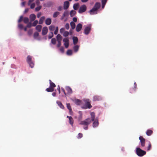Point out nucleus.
Returning <instances> with one entry per match:
<instances>
[{"label": "nucleus", "instance_id": "nucleus-63", "mask_svg": "<svg viewBox=\"0 0 157 157\" xmlns=\"http://www.w3.org/2000/svg\"><path fill=\"white\" fill-rule=\"evenodd\" d=\"M89 0H81V1L82 2H86L88 1Z\"/></svg>", "mask_w": 157, "mask_h": 157}, {"label": "nucleus", "instance_id": "nucleus-39", "mask_svg": "<svg viewBox=\"0 0 157 157\" xmlns=\"http://www.w3.org/2000/svg\"><path fill=\"white\" fill-rule=\"evenodd\" d=\"M41 7L42 6H38L35 8V10L36 11H38L41 9Z\"/></svg>", "mask_w": 157, "mask_h": 157}, {"label": "nucleus", "instance_id": "nucleus-4", "mask_svg": "<svg viewBox=\"0 0 157 157\" xmlns=\"http://www.w3.org/2000/svg\"><path fill=\"white\" fill-rule=\"evenodd\" d=\"M91 123V120L89 118H87L84 121H81L79 123L80 124L88 126Z\"/></svg>", "mask_w": 157, "mask_h": 157}, {"label": "nucleus", "instance_id": "nucleus-23", "mask_svg": "<svg viewBox=\"0 0 157 157\" xmlns=\"http://www.w3.org/2000/svg\"><path fill=\"white\" fill-rule=\"evenodd\" d=\"M56 39L58 41H61L62 37L59 34H58L56 36Z\"/></svg>", "mask_w": 157, "mask_h": 157}, {"label": "nucleus", "instance_id": "nucleus-18", "mask_svg": "<svg viewBox=\"0 0 157 157\" xmlns=\"http://www.w3.org/2000/svg\"><path fill=\"white\" fill-rule=\"evenodd\" d=\"M45 24L47 25H49L52 23L51 19L50 18H48L46 19L45 21Z\"/></svg>", "mask_w": 157, "mask_h": 157}, {"label": "nucleus", "instance_id": "nucleus-22", "mask_svg": "<svg viewBox=\"0 0 157 157\" xmlns=\"http://www.w3.org/2000/svg\"><path fill=\"white\" fill-rule=\"evenodd\" d=\"M153 133V131L151 129L147 130L146 132V134L147 135L150 136Z\"/></svg>", "mask_w": 157, "mask_h": 157}, {"label": "nucleus", "instance_id": "nucleus-32", "mask_svg": "<svg viewBox=\"0 0 157 157\" xmlns=\"http://www.w3.org/2000/svg\"><path fill=\"white\" fill-rule=\"evenodd\" d=\"M79 46L78 45L75 46L73 47V49L75 52H77L78 50Z\"/></svg>", "mask_w": 157, "mask_h": 157}, {"label": "nucleus", "instance_id": "nucleus-13", "mask_svg": "<svg viewBox=\"0 0 157 157\" xmlns=\"http://www.w3.org/2000/svg\"><path fill=\"white\" fill-rule=\"evenodd\" d=\"M48 32V29L47 27H44L43 28L42 34L44 36Z\"/></svg>", "mask_w": 157, "mask_h": 157}, {"label": "nucleus", "instance_id": "nucleus-10", "mask_svg": "<svg viewBox=\"0 0 157 157\" xmlns=\"http://www.w3.org/2000/svg\"><path fill=\"white\" fill-rule=\"evenodd\" d=\"M64 42V45L66 48H67L69 45V40L67 38H65L63 40Z\"/></svg>", "mask_w": 157, "mask_h": 157}, {"label": "nucleus", "instance_id": "nucleus-45", "mask_svg": "<svg viewBox=\"0 0 157 157\" xmlns=\"http://www.w3.org/2000/svg\"><path fill=\"white\" fill-rule=\"evenodd\" d=\"M58 27L57 26L54 32V34L55 35L57 34L58 33Z\"/></svg>", "mask_w": 157, "mask_h": 157}, {"label": "nucleus", "instance_id": "nucleus-61", "mask_svg": "<svg viewBox=\"0 0 157 157\" xmlns=\"http://www.w3.org/2000/svg\"><path fill=\"white\" fill-rule=\"evenodd\" d=\"M34 0H29L28 2V5H29L30 4L33 2Z\"/></svg>", "mask_w": 157, "mask_h": 157}, {"label": "nucleus", "instance_id": "nucleus-50", "mask_svg": "<svg viewBox=\"0 0 157 157\" xmlns=\"http://www.w3.org/2000/svg\"><path fill=\"white\" fill-rule=\"evenodd\" d=\"M18 28L20 29H22L23 28V25L21 24H19L18 25Z\"/></svg>", "mask_w": 157, "mask_h": 157}, {"label": "nucleus", "instance_id": "nucleus-19", "mask_svg": "<svg viewBox=\"0 0 157 157\" xmlns=\"http://www.w3.org/2000/svg\"><path fill=\"white\" fill-rule=\"evenodd\" d=\"M90 115L91 117V121H94V119L95 118V113L94 112H91L90 113Z\"/></svg>", "mask_w": 157, "mask_h": 157}, {"label": "nucleus", "instance_id": "nucleus-44", "mask_svg": "<svg viewBox=\"0 0 157 157\" xmlns=\"http://www.w3.org/2000/svg\"><path fill=\"white\" fill-rule=\"evenodd\" d=\"M82 136H83V135L82 133H79L78 135L77 138L78 139H80L82 137Z\"/></svg>", "mask_w": 157, "mask_h": 157}, {"label": "nucleus", "instance_id": "nucleus-57", "mask_svg": "<svg viewBox=\"0 0 157 157\" xmlns=\"http://www.w3.org/2000/svg\"><path fill=\"white\" fill-rule=\"evenodd\" d=\"M32 33V29L29 30L28 31V34L29 35H31Z\"/></svg>", "mask_w": 157, "mask_h": 157}, {"label": "nucleus", "instance_id": "nucleus-41", "mask_svg": "<svg viewBox=\"0 0 157 157\" xmlns=\"http://www.w3.org/2000/svg\"><path fill=\"white\" fill-rule=\"evenodd\" d=\"M39 33L38 32H36L34 33L33 36L35 38H36L39 36Z\"/></svg>", "mask_w": 157, "mask_h": 157}, {"label": "nucleus", "instance_id": "nucleus-2", "mask_svg": "<svg viewBox=\"0 0 157 157\" xmlns=\"http://www.w3.org/2000/svg\"><path fill=\"white\" fill-rule=\"evenodd\" d=\"M50 86L46 89V91L48 92H52L54 90V88L56 86V85L50 80H49Z\"/></svg>", "mask_w": 157, "mask_h": 157}, {"label": "nucleus", "instance_id": "nucleus-47", "mask_svg": "<svg viewBox=\"0 0 157 157\" xmlns=\"http://www.w3.org/2000/svg\"><path fill=\"white\" fill-rule=\"evenodd\" d=\"M23 17L22 16H21L20 17L19 19L18 20V22L19 23L21 21L23 20Z\"/></svg>", "mask_w": 157, "mask_h": 157}, {"label": "nucleus", "instance_id": "nucleus-49", "mask_svg": "<svg viewBox=\"0 0 157 157\" xmlns=\"http://www.w3.org/2000/svg\"><path fill=\"white\" fill-rule=\"evenodd\" d=\"M32 26V25L31 22L28 23V24L27 25V27L28 28H30Z\"/></svg>", "mask_w": 157, "mask_h": 157}, {"label": "nucleus", "instance_id": "nucleus-11", "mask_svg": "<svg viewBox=\"0 0 157 157\" xmlns=\"http://www.w3.org/2000/svg\"><path fill=\"white\" fill-rule=\"evenodd\" d=\"M102 99V98L100 96L98 95H94L93 98V101H99Z\"/></svg>", "mask_w": 157, "mask_h": 157}, {"label": "nucleus", "instance_id": "nucleus-5", "mask_svg": "<svg viewBox=\"0 0 157 157\" xmlns=\"http://www.w3.org/2000/svg\"><path fill=\"white\" fill-rule=\"evenodd\" d=\"M83 101L85 103V109H90L92 106L91 105L90 101L89 99H84Z\"/></svg>", "mask_w": 157, "mask_h": 157}, {"label": "nucleus", "instance_id": "nucleus-29", "mask_svg": "<svg viewBox=\"0 0 157 157\" xmlns=\"http://www.w3.org/2000/svg\"><path fill=\"white\" fill-rule=\"evenodd\" d=\"M81 102V101L79 99H75V103L77 105H80Z\"/></svg>", "mask_w": 157, "mask_h": 157}, {"label": "nucleus", "instance_id": "nucleus-24", "mask_svg": "<svg viewBox=\"0 0 157 157\" xmlns=\"http://www.w3.org/2000/svg\"><path fill=\"white\" fill-rule=\"evenodd\" d=\"M45 17L44 16L41 17L39 20V24H42L43 23V21L44 20Z\"/></svg>", "mask_w": 157, "mask_h": 157}, {"label": "nucleus", "instance_id": "nucleus-31", "mask_svg": "<svg viewBox=\"0 0 157 157\" xmlns=\"http://www.w3.org/2000/svg\"><path fill=\"white\" fill-rule=\"evenodd\" d=\"M60 14V13L58 11H56L55 12L53 15V17L54 18L56 17L58 15Z\"/></svg>", "mask_w": 157, "mask_h": 157}, {"label": "nucleus", "instance_id": "nucleus-56", "mask_svg": "<svg viewBox=\"0 0 157 157\" xmlns=\"http://www.w3.org/2000/svg\"><path fill=\"white\" fill-rule=\"evenodd\" d=\"M58 43L57 45V47L59 48L60 47L61 44V41H58Z\"/></svg>", "mask_w": 157, "mask_h": 157}, {"label": "nucleus", "instance_id": "nucleus-12", "mask_svg": "<svg viewBox=\"0 0 157 157\" xmlns=\"http://www.w3.org/2000/svg\"><path fill=\"white\" fill-rule=\"evenodd\" d=\"M93 121V127H96L98 126L99 122L98 118H95L94 121Z\"/></svg>", "mask_w": 157, "mask_h": 157}, {"label": "nucleus", "instance_id": "nucleus-40", "mask_svg": "<svg viewBox=\"0 0 157 157\" xmlns=\"http://www.w3.org/2000/svg\"><path fill=\"white\" fill-rule=\"evenodd\" d=\"M34 21L32 24V26H35L38 23V21L37 20H34Z\"/></svg>", "mask_w": 157, "mask_h": 157}, {"label": "nucleus", "instance_id": "nucleus-48", "mask_svg": "<svg viewBox=\"0 0 157 157\" xmlns=\"http://www.w3.org/2000/svg\"><path fill=\"white\" fill-rule=\"evenodd\" d=\"M65 27L67 29H68L69 28V25L68 23H67L65 25Z\"/></svg>", "mask_w": 157, "mask_h": 157}, {"label": "nucleus", "instance_id": "nucleus-43", "mask_svg": "<svg viewBox=\"0 0 157 157\" xmlns=\"http://www.w3.org/2000/svg\"><path fill=\"white\" fill-rule=\"evenodd\" d=\"M67 108L69 110H71V106L70 105L69 103H67Z\"/></svg>", "mask_w": 157, "mask_h": 157}, {"label": "nucleus", "instance_id": "nucleus-38", "mask_svg": "<svg viewBox=\"0 0 157 157\" xmlns=\"http://www.w3.org/2000/svg\"><path fill=\"white\" fill-rule=\"evenodd\" d=\"M56 40L55 38H53L51 40V43L53 44H56Z\"/></svg>", "mask_w": 157, "mask_h": 157}, {"label": "nucleus", "instance_id": "nucleus-17", "mask_svg": "<svg viewBox=\"0 0 157 157\" xmlns=\"http://www.w3.org/2000/svg\"><path fill=\"white\" fill-rule=\"evenodd\" d=\"M36 18V16L34 14H32L30 15L29 18L31 21H34L35 19Z\"/></svg>", "mask_w": 157, "mask_h": 157}, {"label": "nucleus", "instance_id": "nucleus-7", "mask_svg": "<svg viewBox=\"0 0 157 157\" xmlns=\"http://www.w3.org/2000/svg\"><path fill=\"white\" fill-rule=\"evenodd\" d=\"M91 29V27L90 25L85 27L84 30V34L86 35H88Z\"/></svg>", "mask_w": 157, "mask_h": 157}, {"label": "nucleus", "instance_id": "nucleus-64", "mask_svg": "<svg viewBox=\"0 0 157 157\" xmlns=\"http://www.w3.org/2000/svg\"><path fill=\"white\" fill-rule=\"evenodd\" d=\"M134 88L135 89H136V86H137V85H136V82H135L134 83Z\"/></svg>", "mask_w": 157, "mask_h": 157}, {"label": "nucleus", "instance_id": "nucleus-46", "mask_svg": "<svg viewBox=\"0 0 157 157\" xmlns=\"http://www.w3.org/2000/svg\"><path fill=\"white\" fill-rule=\"evenodd\" d=\"M68 13L67 11L66 10L64 12L63 15L64 17H66L68 15Z\"/></svg>", "mask_w": 157, "mask_h": 157}, {"label": "nucleus", "instance_id": "nucleus-37", "mask_svg": "<svg viewBox=\"0 0 157 157\" xmlns=\"http://www.w3.org/2000/svg\"><path fill=\"white\" fill-rule=\"evenodd\" d=\"M67 54L68 55H71L72 54V51L71 50H68L67 52Z\"/></svg>", "mask_w": 157, "mask_h": 157}, {"label": "nucleus", "instance_id": "nucleus-9", "mask_svg": "<svg viewBox=\"0 0 157 157\" xmlns=\"http://www.w3.org/2000/svg\"><path fill=\"white\" fill-rule=\"evenodd\" d=\"M139 139L140 140L141 146L142 147H144L145 146V139L143 136H141L139 137Z\"/></svg>", "mask_w": 157, "mask_h": 157}, {"label": "nucleus", "instance_id": "nucleus-28", "mask_svg": "<svg viewBox=\"0 0 157 157\" xmlns=\"http://www.w3.org/2000/svg\"><path fill=\"white\" fill-rule=\"evenodd\" d=\"M76 13V11L72 10L70 12V15L71 17H73Z\"/></svg>", "mask_w": 157, "mask_h": 157}, {"label": "nucleus", "instance_id": "nucleus-51", "mask_svg": "<svg viewBox=\"0 0 157 157\" xmlns=\"http://www.w3.org/2000/svg\"><path fill=\"white\" fill-rule=\"evenodd\" d=\"M35 6V4L34 3H33L31 4L30 6V8L32 9H33L34 8Z\"/></svg>", "mask_w": 157, "mask_h": 157}, {"label": "nucleus", "instance_id": "nucleus-21", "mask_svg": "<svg viewBox=\"0 0 157 157\" xmlns=\"http://www.w3.org/2000/svg\"><path fill=\"white\" fill-rule=\"evenodd\" d=\"M56 103L58 105L61 109H63L64 108V106L62 104V103L59 101H56Z\"/></svg>", "mask_w": 157, "mask_h": 157}, {"label": "nucleus", "instance_id": "nucleus-62", "mask_svg": "<svg viewBox=\"0 0 157 157\" xmlns=\"http://www.w3.org/2000/svg\"><path fill=\"white\" fill-rule=\"evenodd\" d=\"M29 10V9H28V8L26 9L24 11V13H27L28 11Z\"/></svg>", "mask_w": 157, "mask_h": 157}, {"label": "nucleus", "instance_id": "nucleus-60", "mask_svg": "<svg viewBox=\"0 0 157 157\" xmlns=\"http://www.w3.org/2000/svg\"><path fill=\"white\" fill-rule=\"evenodd\" d=\"M73 20L74 22H76L77 21V18L75 17H73Z\"/></svg>", "mask_w": 157, "mask_h": 157}, {"label": "nucleus", "instance_id": "nucleus-36", "mask_svg": "<svg viewBox=\"0 0 157 157\" xmlns=\"http://www.w3.org/2000/svg\"><path fill=\"white\" fill-rule=\"evenodd\" d=\"M53 36V33L52 32H50L48 34V37L49 39H51Z\"/></svg>", "mask_w": 157, "mask_h": 157}, {"label": "nucleus", "instance_id": "nucleus-33", "mask_svg": "<svg viewBox=\"0 0 157 157\" xmlns=\"http://www.w3.org/2000/svg\"><path fill=\"white\" fill-rule=\"evenodd\" d=\"M72 29H74L75 27V24L74 22L71 21L70 23Z\"/></svg>", "mask_w": 157, "mask_h": 157}, {"label": "nucleus", "instance_id": "nucleus-27", "mask_svg": "<svg viewBox=\"0 0 157 157\" xmlns=\"http://www.w3.org/2000/svg\"><path fill=\"white\" fill-rule=\"evenodd\" d=\"M79 6V4L78 3L75 4L73 5V7L74 10H77Z\"/></svg>", "mask_w": 157, "mask_h": 157}, {"label": "nucleus", "instance_id": "nucleus-35", "mask_svg": "<svg viewBox=\"0 0 157 157\" xmlns=\"http://www.w3.org/2000/svg\"><path fill=\"white\" fill-rule=\"evenodd\" d=\"M55 29V27L53 25H51L49 27V29L51 31H53Z\"/></svg>", "mask_w": 157, "mask_h": 157}, {"label": "nucleus", "instance_id": "nucleus-55", "mask_svg": "<svg viewBox=\"0 0 157 157\" xmlns=\"http://www.w3.org/2000/svg\"><path fill=\"white\" fill-rule=\"evenodd\" d=\"M64 28H61L60 29V32L61 33H63L64 31Z\"/></svg>", "mask_w": 157, "mask_h": 157}, {"label": "nucleus", "instance_id": "nucleus-8", "mask_svg": "<svg viewBox=\"0 0 157 157\" xmlns=\"http://www.w3.org/2000/svg\"><path fill=\"white\" fill-rule=\"evenodd\" d=\"M86 10V5H83L81 6L78 10L80 13L85 12Z\"/></svg>", "mask_w": 157, "mask_h": 157}, {"label": "nucleus", "instance_id": "nucleus-30", "mask_svg": "<svg viewBox=\"0 0 157 157\" xmlns=\"http://www.w3.org/2000/svg\"><path fill=\"white\" fill-rule=\"evenodd\" d=\"M69 120V123L70 124H71V126H72L74 123V120L73 118L72 117H70Z\"/></svg>", "mask_w": 157, "mask_h": 157}, {"label": "nucleus", "instance_id": "nucleus-20", "mask_svg": "<svg viewBox=\"0 0 157 157\" xmlns=\"http://www.w3.org/2000/svg\"><path fill=\"white\" fill-rule=\"evenodd\" d=\"M74 44L75 45L78 42V38L77 37L73 36L72 38Z\"/></svg>", "mask_w": 157, "mask_h": 157}, {"label": "nucleus", "instance_id": "nucleus-16", "mask_svg": "<svg viewBox=\"0 0 157 157\" xmlns=\"http://www.w3.org/2000/svg\"><path fill=\"white\" fill-rule=\"evenodd\" d=\"M66 90L67 92V94H71L72 93V90L71 88L68 86L66 87Z\"/></svg>", "mask_w": 157, "mask_h": 157}, {"label": "nucleus", "instance_id": "nucleus-26", "mask_svg": "<svg viewBox=\"0 0 157 157\" xmlns=\"http://www.w3.org/2000/svg\"><path fill=\"white\" fill-rule=\"evenodd\" d=\"M42 26L41 25H37L36 28V29L38 32H40L41 31Z\"/></svg>", "mask_w": 157, "mask_h": 157}, {"label": "nucleus", "instance_id": "nucleus-15", "mask_svg": "<svg viewBox=\"0 0 157 157\" xmlns=\"http://www.w3.org/2000/svg\"><path fill=\"white\" fill-rule=\"evenodd\" d=\"M69 3L68 1H65L63 4V8L64 10L67 9L69 7Z\"/></svg>", "mask_w": 157, "mask_h": 157}, {"label": "nucleus", "instance_id": "nucleus-25", "mask_svg": "<svg viewBox=\"0 0 157 157\" xmlns=\"http://www.w3.org/2000/svg\"><path fill=\"white\" fill-rule=\"evenodd\" d=\"M148 144V146L147 147V150L148 151H150L151 148V144L150 142L149 141H147Z\"/></svg>", "mask_w": 157, "mask_h": 157}, {"label": "nucleus", "instance_id": "nucleus-52", "mask_svg": "<svg viewBox=\"0 0 157 157\" xmlns=\"http://www.w3.org/2000/svg\"><path fill=\"white\" fill-rule=\"evenodd\" d=\"M107 0H101V3L102 4L105 5Z\"/></svg>", "mask_w": 157, "mask_h": 157}, {"label": "nucleus", "instance_id": "nucleus-53", "mask_svg": "<svg viewBox=\"0 0 157 157\" xmlns=\"http://www.w3.org/2000/svg\"><path fill=\"white\" fill-rule=\"evenodd\" d=\"M62 10V7L61 6H59L57 8L58 10L61 11Z\"/></svg>", "mask_w": 157, "mask_h": 157}, {"label": "nucleus", "instance_id": "nucleus-34", "mask_svg": "<svg viewBox=\"0 0 157 157\" xmlns=\"http://www.w3.org/2000/svg\"><path fill=\"white\" fill-rule=\"evenodd\" d=\"M23 21L25 23H28L29 22V19L27 17H25L23 18Z\"/></svg>", "mask_w": 157, "mask_h": 157}, {"label": "nucleus", "instance_id": "nucleus-58", "mask_svg": "<svg viewBox=\"0 0 157 157\" xmlns=\"http://www.w3.org/2000/svg\"><path fill=\"white\" fill-rule=\"evenodd\" d=\"M36 2L37 5L39 6L40 4V2L39 0H36Z\"/></svg>", "mask_w": 157, "mask_h": 157}, {"label": "nucleus", "instance_id": "nucleus-3", "mask_svg": "<svg viewBox=\"0 0 157 157\" xmlns=\"http://www.w3.org/2000/svg\"><path fill=\"white\" fill-rule=\"evenodd\" d=\"M136 153L139 156L142 157L146 154V152L139 147L136 148Z\"/></svg>", "mask_w": 157, "mask_h": 157}, {"label": "nucleus", "instance_id": "nucleus-6", "mask_svg": "<svg viewBox=\"0 0 157 157\" xmlns=\"http://www.w3.org/2000/svg\"><path fill=\"white\" fill-rule=\"evenodd\" d=\"M27 62L29 63L31 68L34 67V63L32 60V57L30 56H28L27 58Z\"/></svg>", "mask_w": 157, "mask_h": 157}, {"label": "nucleus", "instance_id": "nucleus-54", "mask_svg": "<svg viewBox=\"0 0 157 157\" xmlns=\"http://www.w3.org/2000/svg\"><path fill=\"white\" fill-rule=\"evenodd\" d=\"M60 51L62 53H63L64 52V48L63 47H61L60 48Z\"/></svg>", "mask_w": 157, "mask_h": 157}, {"label": "nucleus", "instance_id": "nucleus-59", "mask_svg": "<svg viewBox=\"0 0 157 157\" xmlns=\"http://www.w3.org/2000/svg\"><path fill=\"white\" fill-rule=\"evenodd\" d=\"M41 13L40 12V13H39L37 14V17L38 18H39L40 16H41Z\"/></svg>", "mask_w": 157, "mask_h": 157}, {"label": "nucleus", "instance_id": "nucleus-1", "mask_svg": "<svg viewBox=\"0 0 157 157\" xmlns=\"http://www.w3.org/2000/svg\"><path fill=\"white\" fill-rule=\"evenodd\" d=\"M101 4L99 2H96L93 8L89 11L90 14L91 15L96 14L98 10L100 7Z\"/></svg>", "mask_w": 157, "mask_h": 157}, {"label": "nucleus", "instance_id": "nucleus-42", "mask_svg": "<svg viewBox=\"0 0 157 157\" xmlns=\"http://www.w3.org/2000/svg\"><path fill=\"white\" fill-rule=\"evenodd\" d=\"M69 34V33L67 31H65L64 32L63 35L64 36L67 37L68 36Z\"/></svg>", "mask_w": 157, "mask_h": 157}, {"label": "nucleus", "instance_id": "nucleus-14", "mask_svg": "<svg viewBox=\"0 0 157 157\" xmlns=\"http://www.w3.org/2000/svg\"><path fill=\"white\" fill-rule=\"evenodd\" d=\"M82 28V25L80 24H78L76 26V30L77 32H79L80 31Z\"/></svg>", "mask_w": 157, "mask_h": 157}]
</instances>
